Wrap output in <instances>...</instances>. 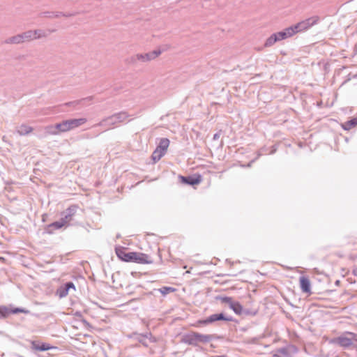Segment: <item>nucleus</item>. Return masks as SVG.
<instances>
[{"mask_svg":"<svg viewBox=\"0 0 357 357\" xmlns=\"http://www.w3.org/2000/svg\"><path fill=\"white\" fill-rule=\"evenodd\" d=\"M220 321H235L236 320L231 316L227 315L225 312H220L211 314L210 316L204 319L197 320L195 326L197 327H201L212 324Z\"/></svg>","mask_w":357,"mask_h":357,"instance_id":"f257e3e1","label":"nucleus"},{"mask_svg":"<svg viewBox=\"0 0 357 357\" xmlns=\"http://www.w3.org/2000/svg\"><path fill=\"white\" fill-rule=\"evenodd\" d=\"M181 342L192 347H197L199 343L206 344L208 343L207 334L193 331L185 333L182 336Z\"/></svg>","mask_w":357,"mask_h":357,"instance_id":"f03ea898","label":"nucleus"},{"mask_svg":"<svg viewBox=\"0 0 357 357\" xmlns=\"http://www.w3.org/2000/svg\"><path fill=\"white\" fill-rule=\"evenodd\" d=\"M160 54L161 51L160 50H155L145 54H137L129 58L128 63L132 65H137L138 62L151 61L157 58Z\"/></svg>","mask_w":357,"mask_h":357,"instance_id":"7ed1b4c3","label":"nucleus"},{"mask_svg":"<svg viewBox=\"0 0 357 357\" xmlns=\"http://www.w3.org/2000/svg\"><path fill=\"white\" fill-rule=\"evenodd\" d=\"M129 115L126 112H120L115 113L107 118L102 119L96 126H112L117 124L118 123L123 122Z\"/></svg>","mask_w":357,"mask_h":357,"instance_id":"20e7f679","label":"nucleus"},{"mask_svg":"<svg viewBox=\"0 0 357 357\" xmlns=\"http://www.w3.org/2000/svg\"><path fill=\"white\" fill-rule=\"evenodd\" d=\"M319 20V17L318 16H313L300 22L292 26L296 33L308 29L313 25L316 24Z\"/></svg>","mask_w":357,"mask_h":357,"instance_id":"39448f33","label":"nucleus"},{"mask_svg":"<svg viewBox=\"0 0 357 357\" xmlns=\"http://www.w3.org/2000/svg\"><path fill=\"white\" fill-rule=\"evenodd\" d=\"M355 334L347 332L345 334L340 335L332 340V342L343 348H348L353 344V340Z\"/></svg>","mask_w":357,"mask_h":357,"instance_id":"423d86ee","label":"nucleus"},{"mask_svg":"<svg viewBox=\"0 0 357 357\" xmlns=\"http://www.w3.org/2000/svg\"><path fill=\"white\" fill-rule=\"evenodd\" d=\"M18 313L29 314L30 311L23 307H12V305H10V307L6 305H0V319H6L10 314Z\"/></svg>","mask_w":357,"mask_h":357,"instance_id":"0eeeda50","label":"nucleus"},{"mask_svg":"<svg viewBox=\"0 0 357 357\" xmlns=\"http://www.w3.org/2000/svg\"><path fill=\"white\" fill-rule=\"evenodd\" d=\"M179 181L185 185L195 186L202 181V176L199 174H194L189 176H178Z\"/></svg>","mask_w":357,"mask_h":357,"instance_id":"6e6552de","label":"nucleus"},{"mask_svg":"<svg viewBox=\"0 0 357 357\" xmlns=\"http://www.w3.org/2000/svg\"><path fill=\"white\" fill-rule=\"evenodd\" d=\"M86 122V119L85 118H79V119H70L62 121L63 127L64 128V132H68L70 130L76 128L82 124Z\"/></svg>","mask_w":357,"mask_h":357,"instance_id":"1a4fd4ad","label":"nucleus"},{"mask_svg":"<svg viewBox=\"0 0 357 357\" xmlns=\"http://www.w3.org/2000/svg\"><path fill=\"white\" fill-rule=\"evenodd\" d=\"M115 252L117 257L125 262H132L135 252H127L126 248L121 246L115 248Z\"/></svg>","mask_w":357,"mask_h":357,"instance_id":"9d476101","label":"nucleus"},{"mask_svg":"<svg viewBox=\"0 0 357 357\" xmlns=\"http://www.w3.org/2000/svg\"><path fill=\"white\" fill-rule=\"evenodd\" d=\"M70 289L74 290L76 289L75 286L73 282H67L58 287L56 294L60 298H64L68 294L69 290Z\"/></svg>","mask_w":357,"mask_h":357,"instance_id":"9b49d317","label":"nucleus"},{"mask_svg":"<svg viewBox=\"0 0 357 357\" xmlns=\"http://www.w3.org/2000/svg\"><path fill=\"white\" fill-rule=\"evenodd\" d=\"M78 206L76 205H71L62 213V219L66 221L68 225H70V222L73 220V217L75 215Z\"/></svg>","mask_w":357,"mask_h":357,"instance_id":"f8f14e48","label":"nucleus"},{"mask_svg":"<svg viewBox=\"0 0 357 357\" xmlns=\"http://www.w3.org/2000/svg\"><path fill=\"white\" fill-rule=\"evenodd\" d=\"M132 262L140 264H152L153 261L150 259V257L148 255L135 252Z\"/></svg>","mask_w":357,"mask_h":357,"instance_id":"ddd939ff","label":"nucleus"},{"mask_svg":"<svg viewBox=\"0 0 357 357\" xmlns=\"http://www.w3.org/2000/svg\"><path fill=\"white\" fill-rule=\"evenodd\" d=\"M136 340L145 347H149L147 340H149L150 342H156L155 337H154L151 333H146L145 334H137Z\"/></svg>","mask_w":357,"mask_h":357,"instance_id":"4468645a","label":"nucleus"},{"mask_svg":"<svg viewBox=\"0 0 357 357\" xmlns=\"http://www.w3.org/2000/svg\"><path fill=\"white\" fill-rule=\"evenodd\" d=\"M296 33L293 26H291L289 27L286 28L283 31L275 33L276 38H278V41H280L284 40L287 38L291 37Z\"/></svg>","mask_w":357,"mask_h":357,"instance_id":"2eb2a0df","label":"nucleus"},{"mask_svg":"<svg viewBox=\"0 0 357 357\" xmlns=\"http://www.w3.org/2000/svg\"><path fill=\"white\" fill-rule=\"evenodd\" d=\"M64 226H68V224L62 218L57 221H54L47 225L46 228L47 233L52 234L54 230L60 229Z\"/></svg>","mask_w":357,"mask_h":357,"instance_id":"dca6fc26","label":"nucleus"},{"mask_svg":"<svg viewBox=\"0 0 357 357\" xmlns=\"http://www.w3.org/2000/svg\"><path fill=\"white\" fill-rule=\"evenodd\" d=\"M300 287L303 293L311 294V283L307 276H301L299 278Z\"/></svg>","mask_w":357,"mask_h":357,"instance_id":"f3484780","label":"nucleus"},{"mask_svg":"<svg viewBox=\"0 0 357 357\" xmlns=\"http://www.w3.org/2000/svg\"><path fill=\"white\" fill-rule=\"evenodd\" d=\"M31 348L39 351H45L52 349H56L55 347L46 342L37 343L36 341L31 342Z\"/></svg>","mask_w":357,"mask_h":357,"instance_id":"a211bd4d","label":"nucleus"},{"mask_svg":"<svg viewBox=\"0 0 357 357\" xmlns=\"http://www.w3.org/2000/svg\"><path fill=\"white\" fill-rule=\"evenodd\" d=\"M215 299L220 301L222 304L227 305L230 309H231L232 306L236 303V301L229 296H217Z\"/></svg>","mask_w":357,"mask_h":357,"instance_id":"6ab92c4d","label":"nucleus"},{"mask_svg":"<svg viewBox=\"0 0 357 357\" xmlns=\"http://www.w3.org/2000/svg\"><path fill=\"white\" fill-rule=\"evenodd\" d=\"M215 299L220 301L222 304L227 305L230 309H231L232 306L236 303V301L229 296H217Z\"/></svg>","mask_w":357,"mask_h":357,"instance_id":"aec40b11","label":"nucleus"},{"mask_svg":"<svg viewBox=\"0 0 357 357\" xmlns=\"http://www.w3.org/2000/svg\"><path fill=\"white\" fill-rule=\"evenodd\" d=\"M169 140L167 138H161L156 149L165 154L169 145Z\"/></svg>","mask_w":357,"mask_h":357,"instance_id":"412c9836","label":"nucleus"},{"mask_svg":"<svg viewBox=\"0 0 357 357\" xmlns=\"http://www.w3.org/2000/svg\"><path fill=\"white\" fill-rule=\"evenodd\" d=\"M6 44H14V45H18L23 43V40L22 38L21 33L17 34L15 36H11L6 39L5 42Z\"/></svg>","mask_w":357,"mask_h":357,"instance_id":"4be33fe9","label":"nucleus"},{"mask_svg":"<svg viewBox=\"0 0 357 357\" xmlns=\"http://www.w3.org/2000/svg\"><path fill=\"white\" fill-rule=\"evenodd\" d=\"M17 132L21 135H26L33 131V128L25 124H22L17 128Z\"/></svg>","mask_w":357,"mask_h":357,"instance_id":"5701e85b","label":"nucleus"},{"mask_svg":"<svg viewBox=\"0 0 357 357\" xmlns=\"http://www.w3.org/2000/svg\"><path fill=\"white\" fill-rule=\"evenodd\" d=\"M357 126V120L356 117L351 119L350 120L346 121L345 123L342 124V128L344 130H349L351 128Z\"/></svg>","mask_w":357,"mask_h":357,"instance_id":"b1692460","label":"nucleus"},{"mask_svg":"<svg viewBox=\"0 0 357 357\" xmlns=\"http://www.w3.org/2000/svg\"><path fill=\"white\" fill-rule=\"evenodd\" d=\"M349 84V86H355L357 87V73L355 74H349L348 75V78L345 80L343 84Z\"/></svg>","mask_w":357,"mask_h":357,"instance_id":"393cba45","label":"nucleus"},{"mask_svg":"<svg viewBox=\"0 0 357 357\" xmlns=\"http://www.w3.org/2000/svg\"><path fill=\"white\" fill-rule=\"evenodd\" d=\"M23 42H27L34 40V36L32 33V30H29L21 33Z\"/></svg>","mask_w":357,"mask_h":357,"instance_id":"a878e982","label":"nucleus"},{"mask_svg":"<svg viewBox=\"0 0 357 357\" xmlns=\"http://www.w3.org/2000/svg\"><path fill=\"white\" fill-rule=\"evenodd\" d=\"M276 42H278V38L275 33H273L270 37H268L264 44L265 47H271Z\"/></svg>","mask_w":357,"mask_h":357,"instance_id":"bb28decb","label":"nucleus"},{"mask_svg":"<svg viewBox=\"0 0 357 357\" xmlns=\"http://www.w3.org/2000/svg\"><path fill=\"white\" fill-rule=\"evenodd\" d=\"M231 310H232L235 314L241 315L243 312V306L238 301H236Z\"/></svg>","mask_w":357,"mask_h":357,"instance_id":"cd10ccee","label":"nucleus"},{"mask_svg":"<svg viewBox=\"0 0 357 357\" xmlns=\"http://www.w3.org/2000/svg\"><path fill=\"white\" fill-rule=\"evenodd\" d=\"M32 33H33V36L35 37L34 40L39 39V38H44V37L47 36L45 31L41 29L32 30Z\"/></svg>","mask_w":357,"mask_h":357,"instance_id":"c85d7f7f","label":"nucleus"},{"mask_svg":"<svg viewBox=\"0 0 357 357\" xmlns=\"http://www.w3.org/2000/svg\"><path fill=\"white\" fill-rule=\"evenodd\" d=\"M164 155L165 154L159 151L158 150H157L155 149V150L153 151V153L151 155V158H152L153 162L155 163V162H158V160H160Z\"/></svg>","mask_w":357,"mask_h":357,"instance_id":"c756f323","label":"nucleus"},{"mask_svg":"<svg viewBox=\"0 0 357 357\" xmlns=\"http://www.w3.org/2000/svg\"><path fill=\"white\" fill-rule=\"evenodd\" d=\"M158 291L163 295L165 296L171 292L176 291V289L172 287L164 286L158 289Z\"/></svg>","mask_w":357,"mask_h":357,"instance_id":"7c9ffc66","label":"nucleus"},{"mask_svg":"<svg viewBox=\"0 0 357 357\" xmlns=\"http://www.w3.org/2000/svg\"><path fill=\"white\" fill-rule=\"evenodd\" d=\"M45 130V133L47 135H59L53 125L46 126Z\"/></svg>","mask_w":357,"mask_h":357,"instance_id":"2f4dec72","label":"nucleus"},{"mask_svg":"<svg viewBox=\"0 0 357 357\" xmlns=\"http://www.w3.org/2000/svg\"><path fill=\"white\" fill-rule=\"evenodd\" d=\"M278 353L280 355V357H290V354L286 347L280 348L278 350Z\"/></svg>","mask_w":357,"mask_h":357,"instance_id":"473e14b6","label":"nucleus"},{"mask_svg":"<svg viewBox=\"0 0 357 357\" xmlns=\"http://www.w3.org/2000/svg\"><path fill=\"white\" fill-rule=\"evenodd\" d=\"M207 337L208 343L215 340H222L223 338L222 336L218 334H207Z\"/></svg>","mask_w":357,"mask_h":357,"instance_id":"72a5a7b5","label":"nucleus"},{"mask_svg":"<svg viewBox=\"0 0 357 357\" xmlns=\"http://www.w3.org/2000/svg\"><path fill=\"white\" fill-rule=\"evenodd\" d=\"M53 126H54L55 129L56 130V131L58 132L59 134H60L61 132H64V128L63 127V126L62 121L60 123H56Z\"/></svg>","mask_w":357,"mask_h":357,"instance_id":"f704fd0d","label":"nucleus"},{"mask_svg":"<svg viewBox=\"0 0 357 357\" xmlns=\"http://www.w3.org/2000/svg\"><path fill=\"white\" fill-rule=\"evenodd\" d=\"M257 313V310H248V309H243V312H242V314L243 315H252V316H255L256 315Z\"/></svg>","mask_w":357,"mask_h":357,"instance_id":"c9c22d12","label":"nucleus"},{"mask_svg":"<svg viewBox=\"0 0 357 357\" xmlns=\"http://www.w3.org/2000/svg\"><path fill=\"white\" fill-rule=\"evenodd\" d=\"M61 15L70 16V15H65V14H63L62 13H52L51 15H46V16L48 17H60Z\"/></svg>","mask_w":357,"mask_h":357,"instance_id":"e433bc0d","label":"nucleus"},{"mask_svg":"<svg viewBox=\"0 0 357 357\" xmlns=\"http://www.w3.org/2000/svg\"><path fill=\"white\" fill-rule=\"evenodd\" d=\"M265 150H266V148H263V149H261V151H260V152H259V153L257 154V157L255 159H254V160H251V161H250V162L246 165V167H250V166H251V164H252L253 162H255V160L257 158H259V157L262 154V153H261V152H262V151H265Z\"/></svg>","mask_w":357,"mask_h":357,"instance_id":"4c0bfd02","label":"nucleus"},{"mask_svg":"<svg viewBox=\"0 0 357 357\" xmlns=\"http://www.w3.org/2000/svg\"><path fill=\"white\" fill-rule=\"evenodd\" d=\"M220 136V132H216L213 135V139L218 140L219 139Z\"/></svg>","mask_w":357,"mask_h":357,"instance_id":"58836bf2","label":"nucleus"},{"mask_svg":"<svg viewBox=\"0 0 357 357\" xmlns=\"http://www.w3.org/2000/svg\"><path fill=\"white\" fill-rule=\"evenodd\" d=\"M276 151H277V147H276V146H275V145L272 146H271V151H270V154H273V153H275L276 152Z\"/></svg>","mask_w":357,"mask_h":357,"instance_id":"ea45409f","label":"nucleus"},{"mask_svg":"<svg viewBox=\"0 0 357 357\" xmlns=\"http://www.w3.org/2000/svg\"><path fill=\"white\" fill-rule=\"evenodd\" d=\"M353 274L357 277V267L353 270Z\"/></svg>","mask_w":357,"mask_h":357,"instance_id":"a19ab883","label":"nucleus"},{"mask_svg":"<svg viewBox=\"0 0 357 357\" xmlns=\"http://www.w3.org/2000/svg\"><path fill=\"white\" fill-rule=\"evenodd\" d=\"M335 285H339L340 284V280H336L335 282Z\"/></svg>","mask_w":357,"mask_h":357,"instance_id":"79ce46f5","label":"nucleus"},{"mask_svg":"<svg viewBox=\"0 0 357 357\" xmlns=\"http://www.w3.org/2000/svg\"><path fill=\"white\" fill-rule=\"evenodd\" d=\"M211 347H212V348H215V345H213V344H211Z\"/></svg>","mask_w":357,"mask_h":357,"instance_id":"37998d69","label":"nucleus"},{"mask_svg":"<svg viewBox=\"0 0 357 357\" xmlns=\"http://www.w3.org/2000/svg\"><path fill=\"white\" fill-rule=\"evenodd\" d=\"M257 96L259 97L260 96V93H259V91H257Z\"/></svg>","mask_w":357,"mask_h":357,"instance_id":"c03bdc74","label":"nucleus"}]
</instances>
